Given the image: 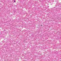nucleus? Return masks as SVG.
I'll return each mask as SVG.
<instances>
[{"label":"nucleus","instance_id":"2","mask_svg":"<svg viewBox=\"0 0 61 61\" xmlns=\"http://www.w3.org/2000/svg\"><path fill=\"white\" fill-rule=\"evenodd\" d=\"M49 7V6H48V7Z\"/></svg>","mask_w":61,"mask_h":61},{"label":"nucleus","instance_id":"3","mask_svg":"<svg viewBox=\"0 0 61 61\" xmlns=\"http://www.w3.org/2000/svg\"><path fill=\"white\" fill-rule=\"evenodd\" d=\"M49 7V6H48V7Z\"/></svg>","mask_w":61,"mask_h":61},{"label":"nucleus","instance_id":"1","mask_svg":"<svg viewBox=\"0 0 61 61\" xmlns=\"http://www.w3.org/2000/svg\"><path fill=\"white\" fill-rule=\"evenodd\" d=\"M14 2H15V0H14Z\"/></svg>","mask_w":61,"mask_h":61}]
</instances>
